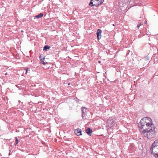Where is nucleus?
I'll use <instances>...</instances> for the list:
<instances>
[{
	"label": "nucleus",
	"mask_w": 158,
	"mask_h": 158,
	"mask_svg": "<svg viewBox=\"0 0 158 158\" xmlns=\"http://www.w3.org/2000/svg\"><path fill=\"white\" fill-rule=\"evenodd\" d=\"M139 127L142 130V134L143 136L149 139L153 137L155 128L150 118L146 117L141 119L139 124Z\"/></svg>",
	"instance_id": "f257e3e1"
},
{
	"label": "nucleus",
	"mask_w": 158,
	"mask_h": 158,
	"mask_svg": "<svg viewBox=\"0 0 158 158\" xmlns=\"http://www.w3.org/2000/svg\"><path fill=\"white\" fill-rule=\"evenodd\" d=\"M74 133L78 136L82 135L81 129L78 128L75 129L74 130Z\"/></svg>",
	"instance_id": "423d86ee"
},
{
	"label": "nucleus",
	"mask_w": 158,
	"mask_h": 158,
	"mask_svg": "<svg viewBox=\"0 0 158 158\" xmlns=\"http://www.w3.org/2000/svg\"><path fill=\"white\" fill-rule=\"evenodd\" d=\"M82 117H83V115L85 114V113L86 112L87 108L85 107H82L81 108Z\"/></svg>",
	"instance_id": "6e6552de"
},
{
	"label": "nucleus",
	"mask_w": 158,
	"mask_h": 158,
	"mask_svg": "<svg viewBox=\"0 0 158 158\" xmlns=\"http://www.w3.org/2000/svg\"><path fill=\"white\" fill-rule=\"evenodd\" d=\"M39 58L40 60H42L45 59V58L44 57V55L42 54H41L40 55Z\"/></svg>",
	"instance_id": "9b49d317"
},
{
	"label": "nucleus",
	"mask_w": 158,
	"mask_h": 158,
	"mask_svg": "<svg viewBox=\"0 0 158 158\" xmlns=\"http://www.w3.org/2000/svg\"><path fill=\"white\" fill-rule=\"evenodd\" d=\"M104 0H98V3L99 4V5H101L103 2Z\"/></svg>",
	"instance_id": "ddd939ff"
},
{
	"label": "nucleus",
	"mask_w": 158,
	"mask_h": 158,
	"mask_svg": "<svg viewBox=\"0 0 158 158\" xmlns=\"http://www.w3.org/2000/svg\"><path fill=\"white\" fill-rule=\"evenodd\" d=\"M15 142H16L15 144V145H16L19 142V140L18 139V138L17 137H15Z\"/></svg>",
	"instance_id": "4468645a"
},
{
	"label": "nucleus",
	"mask_w": 158,
	"mask_h": 158,
	"mask_svg": "<svg viewBox=\"0 0 158 158\" xmlns=\"http://www.w3.org/2000/svg\"><path fill=\"white\" fill-rule=\"evenodd\" d=\"M116 119L114 118L111 117L109 118L107 120V123L108 126L112 127L114 126L115 123Z\"/></svg>",
	"instance_id": "7ed1b4c3"
},
{
	"label": "nucleus",
	"mask_w": 158,
	"mask_h": 158,
	"mask_svg": "<svg viewBox=\"0 0 158 158\" xmlns=\"http://www.w3.org/2000/svg\"><path fill=\"white\" fill-rule=\"evenodd\" d=\"M145 59L146 60H149V59L148 58V56H146L145 58Z\"/></svg>",
	"instance_id": "f3484780"
},
{
	"label": "nucleus",
	"mask_w": 158,
	"mask_h": 158,
	"mask_svg": "<svg viewBox=\"0 0 158 158\" xmlns=\"http://www.w3.org/2000/svg\"><path fill=\"white\" fill-rule=\"evenodd\" d=\"M5 74L6 75L7 74V73H6Z\"/></svg>",
	"instance_id": "412c9836"
},
{
	"label": "nucleus",
	"mask_w": 158,
	"mask_h": 158,
	"mask_svg": "<svg viewBox=\"0 0 158 158\" xmlns=\"http://www.w3.org/2000/svg\"><path fill=\"white\" fill-rule=\"evenodd\" d=\"M99 0H91L89 3V5L91 7L95 6L96 7L99 6L98 3Z\"/></svg>",
	"instance_id": "20e7f679"
},
{
	"label": "nucleus",
	"mask_w": 158,
	"mask_h": 158,
	"mask_svg": "<svg viewBox=\"0 0 158 158\" xmlns=\"http://www.w3.org/2000/svg\"><path fill=\"white\" fill-rule=\"evenodd\" d=\"M141 25V23H139L137 25V27L139 29V27Z\"/></svg>",
	"instance_id": "dca6fc26"
},
{
	"label": "nucleus",
	"mask_w": 158,
	"mask_h": 158,
	"mask_svg": "<svg viewBox=\"0 0 158 158\" xmlns=\"http://www.w3.org/2000/svg\"><path fill=\"white\" fill-rule=\"evenodd\" d=\"M102 32V31L101 29H98L96 34L97 35V38L98 40H100L102 36L101 34Z\"/></svg>",
	"instance_id": "39448f33"
},
{
	"label": "nucleus",
	"mask_w": 158,
	"mask_h": 158,
	"mask_svg": "<svg viewBox=\"0 0 158 158\" xmlns=\"http://www.w3.org/2000/svg\"><path fill=\"white\" fill-rule=\"evenodd\" d=\"M85 131L90 136L91 135V133L92 132V129L88 128L86 129Z\"/></svg>",
	"instance_id": "0eeeda50"
},
{
	"label": "nucleus",
	"mask_w": 158,
	"mask_h": 158,
	"mask_svg": "<svg viewBox=\"0 0 158 158\" xmlns=\"http://www.w3.org/2000/svg\"><path fill=\"white\" fill-rule=\"evenodd\" d=\"M150 151L151 153H153L154 152H158V140H155L152 144Z\"/></svg>",
	"instance_id": "f03ea898"
},
{
	"label": "nucleus",
	"mask_w": 158,
	"mask_h": 158,
	"mask_svg": "<svg viewBox=\"0 0 158 158\" xmlns=\"http://www.w3.org/2000/svg\"><path fill=\"white\" fill-rule=\"evenodd\" d=\"M50 48V47L48 45H46L44 46L43 48V50L46 51H47V50L49 49Z\"/></svg>",
	"instance_id": "1a4fd4ad"
},
{
	"label": "nucleus",
	"mask_w": 158,
	"mask_h": 158,
	"mask_svg": "<svg viewBox=\"0 0 158 158\" xmlns=\"http://www.w3.org/2000/svg\"><path fill=\"white\" fill-rule=\"evenodd\" d=\"M43 16V14L42 13H40V14L38 15H37L35 17V18H37V19H39L40 18H41Z\"/></svg>",
	"instance_id": "9d476101"
},
{
	"label": "nucleus",
	"mask_w": 158,
	"mask_h": 158,
	"mask_svg": "<svg viewBox=\"0 0 158 158\" xmlns=\"http://www.w3.org/2000/svg\"><path fill=\"white\" fill-rule=\"evenodd\" d=\"M28 68H26V73H25V74H27V71H28Z\"/></svg>",
	"instance_id": "a211bd4d"
},
{
	"label": "nucleus",
	"mask_w": 158,
	"mask_h": 158,
	"mask_svg": "<svg viewBox=\"0 0 158 158\" xmlns=\"http://www.w3.org/2000/svg\"><path fill=\"white\" fill-rule=\"evenodd\" d=\"M77 100H78V101H77V102H79V100L78 99H77Z\"/></svg>",
	"instance_id": "6ab92c4d"
},
{
	"label": "nucleus",
	"mask_w": 158,
	"mask_h": 158,
	"mask_svg": "<svg viewBox=\"0 0 158 158\" xmlns=\"http://www.w3.org/2000/svg\"><path fill=\"white\" fill-rule=\"evenodd\" d=\"M152 154H154L156 157V158H158V152H154L153 153H151Z\"/></svg>",
	"instance_id": "f8f14e48"
},
{
	"label": "nucleus",
	"mask_w": 158,
	"mask_h": 158,
	"mask_svg": "<svg viewBox=\"0 0 158 158\" xmlns=\"http://www.w3.org/2000/svg\"><path fill=\"white\" fill-rule=\"evenodd\" d=\"M41 61V63L42 64H43L44 65H45V62L44 61V60H40Z\"/></svg>",
	"instance_id": "2eb2a0df"
},
{
	"label": "nucleus",
	"mask_w": 158,
	"mask_h": 158,
	"mask_svg": "<svg viewBox=\"0 0 158 158\" xmlns=\"http://www.w3.org/2000/svg\"><path fill=\"white\" fill-rule=\"evenodd\" d=\"M98 62H99V63H100L101 62L100 61H98Z\"/></svg>",
	"instance_id": "aec40b11"
}]
</instances>
